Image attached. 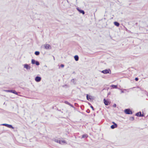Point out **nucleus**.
<instances>
[{"instance_id":"1","label":"nucleus","mask_w":148,"mask_h":148,"mask_svg":"<svg viewBox=\"0 0 148 148\" xmlns=\"http://www.w3.org/2000/svg\"><path fill=\"white\" fill-rule=\"evenodd\" d=\"M101 73L104 74H111V71L110 69H105L101 71Z\"/></svg>"},{"instance_id":"2","label":"nucleus","mask_w":148,"mask_h":148,"mask_svg":"<svg viewBox=\"0 0 148 148\" xmlns=\"http://www.w3.org/2000/svg\"><path fill=\"white\" fill-rule=\"evenodd\" d=\"M43 46L46 49H51V46L49 44H45L43 45Z\"/></svg>"},{"instance_id":"3","label":"nucleus","mask_w":148,"mask_h":148,"mask_svg":"<svg viewBox=\"0 0 148 148\" xmlns=\"http://www.w3.org/2000/svg\"><path fill=\"white\" fill-rule=\"evenodd\" d=\"M24 68H25L27 70H29L30 69L31 67L29 65L27 64H25L23 65Z\"/></svg>"},{"instance_id":"4","label":"nucleus","mask_w":148,"mask_h":148,"mask_svg":"<svg viewBox=\"0 0 148 148\" xmlns=\"http://www.w3.org/2000/svg\"><path fill=\"white\" fill-rule=\"evenodd\" d=\"M125 113L127 114H132V112L129 109H126L125 110Z\"/></svg>"},{"instance_id":"5","label":"nucleus","mask_w":148,"mask_h":148,"mask_svg":"<svg viewBox=\"0 0 148 148\" xmlns=\"http://www.w3.org/2000/svg\"><path fill=\"white\" fill-rule=\"evenodd\" d=\"M2 125L3 126H5L7 127H8L10 128H11L12 129H14V127H13V126L11 125H9L7 124H2Z\"/></svg>"},{"instance_id":"6","label":"nucleus","mask_w":148,"mask_h":148,"mask_svg":"<svg viewBox=\"0 0 148 148\" xmlns=\"http://www.w3.org/2000/svg\"><path fill=\"white\" fill-rule=\"evenodd\" d=\"M41 79V78L39 76H37L35 78V80L36 82H40Z\"/></svg>"},{"instance_id":"7","label":"nucleus","mask_w":148,"mask_h":148,"mask_svg":"<svg viewBox=\"0 0 148 148\" xmlns=\"http://www.w3.org/2000/svg\"><path fill=\"white\" fill-rule=\"evenodd\" d=\"M77 9L80 13L82 14H85V12L84 10H81L79 9V8H77Z\"/></svg>"},{"instance_id":"8","label":"nucleus","mask_w":148,"mask_h":148,"mask_svg":"<svg viewBox=\"0 0 148 148\" xmlns=\"http://www.w3.org/2000/svg\"><path fill=\"white\" fill-rule=\"evenodd\" d=\"M87 99L89 101H91L92 99V97L90 96H88V95H87L86 96Z\"/></svg>"},{"instance_id":"9","label":"nucleus","mask_w":148,"mask_h":148,"mask_svg":"<svg viewBox=\"0 0 148 148\" xmlns=\"http://www.w3.org/2000/svg\"><path fill=\"white\" fill-rule=\"evenodd\" d=\"M105 104L106 105H108L109 104V102L108 101L106 100L105 99H104L103 100Z\"/></svg>"},{"instance_id":"10","label":"nucleus","mask_w":148,"mask_h":148,"mask_svg":"<svg viewBox=\"0 0 148 148\" xmlns=\"http://www.w3.org/2000/svg\"><path fill=\"white\" fill-rule=\"evenodd\" d=\"M136 115L137 116H144L143 114L142 115L141 112H139L136 113Z\"/></svg>"},{"instance_id":"11","label":"nucleus","mask_w":148,"mask_h":148,"mask_svg":"<svg viewBox=\"0 0 148 148\" xmlns=\"http://www.w3.org/2000/svg\"><path fill=\"white\" fill-rule=\"evenodd\" d=\"M117 127V125L116 123H114V124L112 125L111 126V128L112 129H114L116 127Z\"/></svg>"},{"instance_id":"12","label":"nucleus","mask_w":148,"mask_h":148,"mask_svg":"<svg viewBox=\"0 0 148 148\" xmlns=\"http://www.w3.org/2000/svg\"><path fill=\"white\" fill-rule=\"evenodd\" d=\"M74 59L76 61H77L79 60V57L78 56L75 55L74 57Z\"/></svg>"},{"instance_id":"13","label":"nucleus","mask_w":148,"mask_h":148,"mask_svg":"<svg viewBox=\"0 0 148 148\" xmlns=\"http://www.w3.org/2000/svg\"><path fill=\"white\" fill-rule=\"evenodd\" d=\"M114 24L117 27H119V23L117 22H114Z\"/></svg>"},{"instance_id":"14","label":"nucleus","mask_w":148,"mask_h":148,"mask_svg":"<svg viewBox=\"0 0 148 148\" xmlns=\"http://www.w3.org/2000/svg\"><path fill=\"white\" fill-rule=\"evenodd\" d=\"M66 142L64 140H60V144L62 145L65 143Z\"/></svg>"},{"instance_id":"15","label":"nucleus","mask_w":148,"mask_h":148,"mask_svg":"<svg viewBox=\"0 0 148 148\" xmlns=\"http://www.w3.org/2000/svg\"><path fill=\"white\" fill-rule=\"evenodd\" d=\"M111 86L113 88H117V86L115 85H112Z\"/></svg>"},{"instance_id":"16","label":"nucleus","mask_w":148,"mask_h":148,"mask_svg":"<svg viewBox=\"0 0 148 148\" xmlns=\"http://www.w3.org/2000/svg\"><path fill=\"white\" fill-rule=\"evenodd\" d=\"M53 140L55 142L57 143H60V140H58V139H54Z\"/></svg>"},{"instance_id":"17","label":"nucleus","mask_w":148,"mask_h":148,"mask_svg":"<svg viewBox=\"0 0 148 148\" xmlns=\"http://www.w3.org/2000/svg\"><path fill=\"white\" fill-rule=\"evenodd\" d=\"M36 61L34 59H32L31 61L32 64H34L35 63Z\"/></svg>"},{"instance_id":"18","label":"nucleus","mask_w":148,"mask_h":148,"mask_svg":"<svg viewBox=\"0 0 148 148\" xmlns=\"http://www.w3.org/2000/svg\"><path fill=\"white\" fill-rule=\"evenodd\" d=\"M40 54L39 52L38 51H36L35 53V54L37 56L39 55Z\"/></svg>"},{"instance_id":"19","label":"nucleus","mask_w":148,"mask_h":148,"mask_svg":"<svg viewBox=\"0 0 148 148\" xmlns=\"http://www.w3.org/2000/svg\"><path fill=\"white\" fill-rule=\"evenodd\" d=\"M12 90H5V91L7 92H12Z\"/></svg>"},{"instance_id":"20","label":"nucleus","mask_w":148,"mask_h":148,"mask_svg":"<svg viewBox=\"0 0 148 148\" xmlns=\"http://www.w3.org/2000/svg\"><path fill=\"white\" fill-rule=\"evenodd\" d=\"M76 81V80L74 79H73L71 80V82L73 83L74 84H75V81Z\"/></svg>"},{"instance_id":"21","label":"nucleus","mask_w":148,"mask_h":148,"mask_svg":"<svg viewBox=\"0 0 148 148\" xmlns=\"http://www.w3.org/2000/svg\"><path fill=\"white\" fill-rule=\"evenodd\" d=\"M12 93L15 94L16 95L18 94L17 92H16L15 90H12Z\"/></svg>"},{"instance_id":"22","label":"nucleus","mask_w":148,"mask_h":148,"mask_svg":"<svg viewBox=\"0 0 148 148\" xmlns=\"http://www.w3.org/2000/svg\"><path fill=\"white\" fill-rule=\"evenodd\" d=\"M88 137V136L86 134H84L82 135V138H87Z\"/></svg>"},{"instance_id":"23","label":"nucleus","mask_w":148,"mask_h":148,"mask_svg":"<svg viewBox=\"0 0 148 148\" xmlns=\"http://www.w3.org/2000/svg\"><path fill=\"white\" fill-rule=\"evenodd\" d=\"M134 117H130V118L129 119L130 120V121H133L134 120Z\"/></svg>"},{"instance_id":"24","label":"nucleus","mask_w":148,"mask_h":148,"mask_svg":"<svg viewBox=\"0 0 148 148\" xmlns=\"http://www.w3.org/2000/svg\"><path fill=\"white\" fill-rule=\"evenodd\" d=\"M35 64H36V65H37V66H38L39 65V62L37 61H36Z\"/></svg>"},{"instance_id":"25","label":"nucleus","mask_w":148,"mask_h":148,"mask_svg":"<svg viewBox=\"0 0 148 148\" xmlns=\"http://www.w3.org/2000/svg\"><path fill=\"white\" fill-rule=\"evenodd\" d=\"M65 103H66V104H68V105H70V106H72V105L71 104H70L69 102H67V101H66V102H65Z\"/></svg>"},{"instance_id":"26","label":"nucleus","mask_w":148,"mask_h":148,"mask_svg":"<svg viewBox=\"0 0 148 148\" xmlns=\"http://www.w3.org/2000/svg\"><path fill=\"white\" fill-rule=\"evenodd\" d=\"M126 90H127L126 89H123V90H121V93H123L124 92L123 90L126 91Z\"/></svg>"},{"instance_id":"27","label":"nucleus","mask_w":148,"mask_h":148,"mask_svg":"<svg viewBox=\"0 0 148 148\" xmlns=\"http://www.w3.org/2000/svg\"><path fill=\"white\" fill-rule=\"evenodd\" d=\"M138 78L137 77H136L135 78V80L136 81H137L138 80Z\"/></svg>"},{"instance_id":"28","label":"nucleus","mask_w":148,"mask_h":148,"mask_svg":"<svg viewBox=\"0 0 148 148\" xmlns=\"http://www.w3.org/2000/svg\"><path fill=\"white\" fill-rule=\"evenodd\" d=\"M64 65L63 64H62L61 65V67H64Z\"/></svg>"},{"instance_id":"29","label":"nucleus","mask_w":148,"mask_h":148,"mask_svg":"<svg viewBox=\"0 0 148 148\" xmlns=\"http://www.w3.org/2000/svg\"><path fill=\"white\" fill-rule=\"evenodd\" d=\"M90 107L92 108V110H94V108H93V107L92 106H91Z\"/></svg>"},{"instance_id":"30","label":"nucleus","mask_w":148,"mask_h":148,"mask_svg":"<svg viewBox=\"0 0 148 148\" xmlns=\"http://www.w3.org/2000/svg\"><path fill=\"white\" fill-rule=\"evenodd\" d=\"M113 106L114 107H115L116 106V104H114L113 105Z\"/></svg>"},{"instance_id":"31","label":"nucleus","mask_w":148,"mask_h":148,"mask_svg":"<svg viewBox=\"0 0 148 148\" xmlns=\"http://www.w3.org/2000/svg\"><path fill=\"white\" fill-rule=\"evenodd\" d=\"M112 123L114 124V123H115L114 122H112Z\"/></svg>"},{"instance_id":"32","label":"nucleus","mask_w":148,"mask_h":148,"mask_svg":"<svg viewBox=\"0 0 148 148\" xmlns=\"http://www.w3.org/2000/svg\"><path fill=\"white\" fill-rule=\"evenodd\" d=\"M45 66L46 67H47V66L46 65H45Z\"/></svg>"}]
</instances>
